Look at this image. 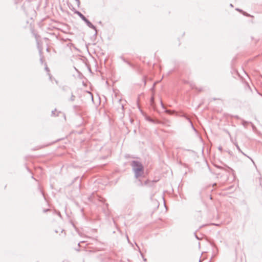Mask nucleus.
Returning <instances> with one entry per match:
<instances>
[{
  "instance_id": "1",
  "label": "nucleus",
  "mask_w": 262,
  "mask_h": 262,
  "mask_svg": "<svg viewBox=\"0 0 262 262\" xmlns=\"http://www.w3.org/2000/svg\"><path fill=\"white\" fill-rule=\"evenodd\" d=\"M130 165L134 173L135 177L136 179L143 177L144 173V167L140 162L133 161L131 162Z\"/></svg>"
},
{
  "instance_id": "2",
  "label": "nucleus",
  "mask_w": 262,
  "mask_h": 262,
  "mask_svg": "<svg viewBox=\"0 0 262 262\" xmlns=\"http://www.w3.org/2000/svg\"><path fill=\"white\" fill-rule=\"evenodd\" d=\"M74 13L77 14L82 19V20L86 23L89 27L97 31L95 26H94L81 12L76 11Z\"/></svg>"
},
{
  "instance_id": "3",
  "label": "nucleus",
  "mask_w": 262,
  "mask_h": 262,
  "mask_svg": "<svg viewBox=\"0 0 262 262\" xmlns=\"http://www.w3.org/2000/svg\"><path fill=\"white\" fill-rule=\"evenodd\" d=\"M237 150L241 152L242 154H243L244 155L246 156L241 149L238 145H237V147H236Z\"/></svg>"
},
{
  "instance_id": "4",
  "label": "nucleus",
  "mask_w": 262,
  "mask_h": 262,
  "mask_svg": "<svg viewBox=\"0 0 262 262\" xmlns=\"http://www.w3.org/2000/svg\"><path fill=\"white\" fill-rule=\"evenodd\" d=\"M45 70L46 71L48 72V74L50 75V73H49V72H50V70H49V69L48 68L46 64H45Z\"/></svg>"
},
{
  "instance_id": "5",
  "label": "nucleus",
  "mask_w": 262,
  "mask_h": 262,
  "mask_svg": "<svg viewBox=\"0 0 262 262\" xmlns=\"http://www.w3.org/2000/svg\"><path fill=\"white\" fill-rule=\"evenodd\" d=\"M75 1L77 3V5L78 7H79L80 4V0H75Z\"/></svg>"
},
{
  "instance_id": "6",
  "label": "nucleus",
  "mask_w": 262,
  "mask_h": 262,
  "mask_svg": "<svg viewBox=\"0 0 262 262\" xmlns=\"http://www.w3.org/2000/svg\"><path fill=\"white\" fill-rule=\"evenodd\" d=\"M56 111V109H55L54 111H52V115H53V116H55V112Z\"/></svg>"
},
{
  "instance_id": "7",
  "label": "nucleus",
  "mask_w": 262,
  "mask_h": 262,
  "mask_svg": "<svg viewBox=\"0 0 262 262\" xmlns=\"http://www.w3.org/2000/svg\"><path fill=\"white\" fill-rule=\"evenodd\" d=\"M74 98H75V96L74 95H72V96L71 98V100L73 101L74 100Z\"/></svg>"
},
{
  "instance_id": "8",
  "label": "nucleus",
  "mask_w": 262,
  "mask_h": 262,
  "mask_svg": "<svg viewBox=\"0 0 262 262\" xmlns=\"http://www.w3.org/2000/svg\"><path fill=\"white\" fill-rule=\"evenodd\" d=\"M40 60V62H41V63H42V62H43L42 58H41Z\"/></svg>"
},
{
  "instance_id": "9",
  "label": "nucleus",
  "mask_w": 262,
  "mask_h": 262,
  "mask_svg": "<svg viewBox=\"0 0 262 262\" xmlns=\"http://www.w3.org/2000/svg\"><path fill=\"white\" fill-rule=\"evenodd\" d=\"M222 147H220L219 148V150H222Z\"/></svg>"
},
{
  "instance_id": "10",
  "label": "nucleus",
  "mask_w": 262,
  "mask_h": 262,
  "mask_svg": "<svg viewBox=\"0 0 262 262\" xmlns=\"http://www.w3.org/2000/svg\"><path fill=\"white\" fill-rule=\"evenodd\" d=\"M235 145L236 147H237V145H238L237 143H235Z\"/></svg>"
},
{
  "instance_id": "11",
  "label": "nucleus",
  "mask_w": 262,
  "mask_h": 262,
  "mask_svg": "<svg viewBox=\"0 0 262 262\" xmlns=\"http://www.w3.org/2000/svg\"><path fill=\"white\" fill-rule=\"evenodd\" d=\"M153 100H154V98H152L151 99V101H153Z\"/></svg>"
},
{
  "instance_id": "12",
  "label": "nucleus",
  "mask_w": 262,
  "mask_h": 262,
  "mask_svg": "<svg viewBox=\"0 0 262 262\" xmlns=\"http://www.w3.org/2000/svg\"><path fill=\"white\" fill-rule=\"evenodd\" d=\"M236 10H237V11H241V10H239V9H237Z\"/></svg>"
},
{
  "instance_id": "13",
  "label": "nucleus",
  "mask_w": 262,
  "mask_h": 262,
  "mask_svg": "<svg viewBox=\"0 0 262 262\" xmlns=\"http://www.w3.org/2000/svg\"><path fill=\"white\" fill-rule=\"evenodd\" d=\"M230 6H231V7H233V5H232V4H230Z\"/></svg>"
},
{
  "instance_id": "14",
  "label": "nucleus",
  "mask_w": 262,
  "mask_h": 262,
  "mask_svg": "<svg viewBox=\"0 0 262 262\" xmlns=\"http://www.w3.org/2000/svg\"><path fill=\"white\" fill-rule=\"evenodd\" d=\"M190 85H191V86L192 87V88H193V86H192V84H191Z\"/></svg>"
},
{
  "instance_id": "15",
  "label": "nucleus",
  "mask_w": 262,
  "mask_h": 262,
  "mask_svg": "<svg viewBox=\"0 0 262 262\" xmlns=\"http://www.w3.org/2000/svg\"><path fill=\"white\" fill-rule=\"evenodd\" d=\"M78 246L79 247L80 246V243H78Z\"/></svg>"
},
{
  "instance_id": "16",
  "label": "nucleus",
  "mask_w": 262,
  "mask_h": 262,
  "mask_svg": "<svg viewBox=\"0 0 262 262\" xmlns=\"http://www.w3.org/2000/svg\"><path fill=\"white\" fill-rule=\"evenodd\" d=\"M135 245H136V246L138 247V245H137V243H135Z\"/></svg>"
},
{
  "instance_id": "17",
  "label": "nucleus",
  "mask_w": 262,
  "mask_h": 262,
  "mask_svg": "<svg viewBox=\"0 0 262 262\" xmlns=\"http://www.w3.org/2000/svg\"><path fill=\"white\" fill-rule=\"evenodd\" d=\"M135 245H136V246L138 247V245H137V243H135Z\"/></svg>"
},
{
  "instance_id": "18",
  "label": "nucleus",
  "mask_w": 262,
  "mask_h": 262,
  "mask_svg": "<svg viewBox=\"0 0 262 262\" xmlns=\"http://www.w3.org/2000/svg\"><path fill=\"white\" fill-rule=\"evenodd\" d=\"M199 262H201V259L199 260Z\"/></svg>"
}]
</instances>
